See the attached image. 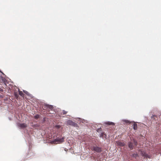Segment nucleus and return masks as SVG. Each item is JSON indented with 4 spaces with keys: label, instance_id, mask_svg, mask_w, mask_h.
<instances>
[{
    "label": "nucleus",
    "instance_id": "1",
    "mask_svg": "<svg viewBox=\"0 0 161 161\" xmlns=\"http://www.w3.org/2000/svg\"><path fill=\"white\" fill-rule=\"evenodd\" d=\"M92 150L97 153H100L102 151V148L97 146H93Z\"/></svg>",
    "mask_w": 161,
    "mask_h": 161
},
{
    "label": "nucleus",
    "instance_id": "2",
    "mask_svg": "<svg viewBox=\"0 0 161 161\" xmlns=\"http://www.w3.org/2000/svg\"><path fill=\"white\" fill-rule=\"evenodd\" d=\"M54 141L55 142H58V143H61L64 141V137L61 138H57Z\"/></svg>",
    "mask_w": 161,
    "mask_h": 161
},
{
    "label": "nucleus",
    "instance_id": "3",
    "mask_svg": "<svg viewBox=\"0 0 161 161\" xmlns=\"http://www.w3.org/2000/svg\"><path fill=\"white\" fill-rule=\"evenodd\" d=\"M19 127H20L21 128H24L27 126V125L25 123H20L18 125Z\"/></svg>",
    "mask_w": 161,
    "mask_h": 161
},
{
    "label": "nucleus",
    "instance_id": "4",
    "mask_svg": "<svg viewBox=\"0 0 161 161\" xmlns=\"http://www.w3.org/2000/svg\"><path fill=\"white\" fill-rule=\"evenodd\" d=\"M67 124L68 125H73L75 124V123L73 122L71 120H68L67 122Z\"/></svg>",
    "mask_w": 161,
    "mask_h": 161
},
{
    "label": "nucleus",
    "instance_id": "5",
    "mask_svg": "<svg viewBox=\"0 0 161 161\" xmlns=\"http://www.w3.org/2000/svg\"><path fill=\"white\" fill-rule=\"evenodd\" d=\"M46 106L47 107V108L48 109H49L51 110H52L53 108L52 105L48 104L46 105Z\"/></svg>",
    "mask_w": 161,
    "mask_h": 161
},
{
    "label": "nucleus",
    "instance_id": "6",
    "mask_svg": "<svg viewBox=\"0 0 161 161\" xmlns=\"http://www.w3.org/2000/svg\"><path fill=\"white\" fill-rule=\"evenodd\" d=\"M117 145L120 146H123L125 145V143L124 142H122L120 141L117 142Z\"/></svg>",
    "mask_w": 161,
    "mask_h": 161
},
{
    "label": "nucleus",
    "instance_id": "7",
    "mask_svg": "<svg viewBox=\"0 0 161 161\" xmlns=\"http://www.w3.org/2000/svg\"><path fill=\"white\" fill-rule=\"evenodd\" d=\"M129 147L131 149H132L133 148V145L132 143L130 142L128 144Z\"/></svg>",
    "mask_w": 161,
    "mask_h": 161
},
{
    "label": "nucleus",
    "instance_id": "8",
    "mask_svg": "<svg viewBox=\"0 0 161 161\" xmlns=\"http://www.w3.org/2000/svg\"><path fill=\"white\" fill-rule=\"evenodd\" d=\"M106 124L108 125H114V123L112 122H106L105 123Z\"/></svg>",
    "mask_w": 161,
    "mask_h": 161
},
{
    "label": "nucleus",
    "instance_id": "9",
    "mask_svg": "<svg viewBox=\"0 0 161 161\" xmlns=\"http://www.w3.org/2000/svg\"><path fill=\"white\" fill-rule=\"evenodd\" d=\"M137 125L136 124H134L133 125V128L134 130H136L137 129Z\"/></svg>",
    "mask_w": 161,
    "mask_h": 161
},
{
    "label": "nucleus",
    "instance_id": "10",
    "mask_svg": "<svg viewBox=\"0 0 161 161\" xmlns=\"http://www.w3.org/2000/svg\"><path fill=\"white\" fill-rule=\"evenodd\" d=\"M19 94L22 97H23L24 95V94L23 93L22 91H19Z\"/></svg>",
    "mask_w": 161,
    "mask_h": 161
},
{
    "label": "nucleus",
    "instance_id": "11",
    "mask_svg": "<svg viewBox=\"0 0 161 161\" xmlns=\"http://www.w3.org/2000/svg\"><path fill=\"white\" fill-rule=\"evenodd\" d=\"M14 95L16 97V98H18V97H19L18 93L17 92H15L14 93Z\"/></svg>",
    "mask_w": 161,
    "mask_h": 161
},
{
    "label": "nucleus",
    "instance_id": "12",
    "mask_svg": "<svg viewBox=\"0 0 161 161\" xmlns=\"http://www.w3.org/2000/svg\"><path fill=\"white\" fill-rule=\"evenodd\" d=\"M39 117V115H36L34 116V118L36 119H37Z\"/></svg>",
    "mask_w": 161,
    "mask_h": 161
},
{
    "label": "nucleus",
    "instance_id": "13",
    "mask_svg": "<svg viewBox=\"0 0 161 161\" xmlns=\"http://www.w3.org/2000/svg\"><path fill=\"white\" fill-rule=\"evenodd\" d=\"M132 156H133V157L136 158L137 157L138 155L137 154L134 153V154H133Z\"/></svg>",
    "mask_w": 161,
    "mask_h": 161
},
{
    "label": "nucleus",
    "instance_id": "14",
    "mask_svg": "<svg viewBox=\"0 0 161 161\" xmlns=\"http://www.w3.org/2000/svg\"><path fill=\"white\" fill-rule=\"evenodd\" d=\"M67 112L64 110L63 111V114H65L67 113Z\"/></svg>",
    "mask_w": 161,
    "mask_h": 161
},
{
    "label": "nucleus",
    "instance_id": "15",
    "mask_svg": "<svg viewBox=\"0 0 161 161\" xmlns=\"http://www.w3.org/2000/svg\"><path fill=\"white\" fill-rule=\"evenodd\" d=\"M134 143L135 146H136L137 145V142L136 141L134 140Z\"/></svg>",
    "mask_w": 161,
    "mask_h": 161
},
{
    "label": "nucleus",
    "instance_id": "16",
    "mask_svg": "<svg viewBox=\"0 0 161 161\" xmlns=\"http://www.w3.org/2000/svg\"><path fill=\"white\" fill-rule=\"evenodd\" d=\"M57 128L59 129L60 127V125H56L55 126Z\"/></svg>",
    "mask_w": 161,
    "mask_h": 161
},
{
    "label": "nucleus",
    "instance_id": "17",
    "mask_svg": "<svg viewBox=\"0 0 161 161\" xmlns=\"http://www.w3.org/2000/svg\"><path fill=\"white\" fill-rule=\"evenodd\" d=\"M125 121L126 123H130V121L128 120H125Z\"/></svg>",
    "mask_w": 161,
    "mask_h": 161
},
{
    "label": "nucleus",
    "instance_id": "18",
    "mask_svg": "<svg viewBox=\"0 0 161 161\" xmlns=\"http://www.w3.org/2000/svg\"><path fill=\"white\" fill-rule=\"evenodd\" d=\"M103 133H102L101 135H100V137H103L102 136H103Z\"/></svg>",
    "mask_w": 161,
    "mask_h": 161
},
{
    "label": "nucleus",
    "instance_id": "19",
    "mask_svg": "<svg viewBox=\"0 0 161 161\" xmlns=\"http://www.w3.org/2000/svg\"><path fill=\"white\" fill-rule=\"evenodd\" d=\"M3 91V90L2 88H0V92H2Z\"/></svg>",
    "mask_w": 161,
    "mask_h": 161
},
{
    "label": "nucleus",
    "instance_id": "20",
    "mask_svg": "<svg viewBox=\"0 0 161 161\" xmlns=\"http://www.w3.org/2000/svg\"><path fill=\"white\" fill-rule=\"evenodd\" d=\"M156 116L155 115H153L152 116V118H153L154 117H155Z\"/></svg>",
    "mask_w": 161,
    "mask_h": 161
}]
</instances>
